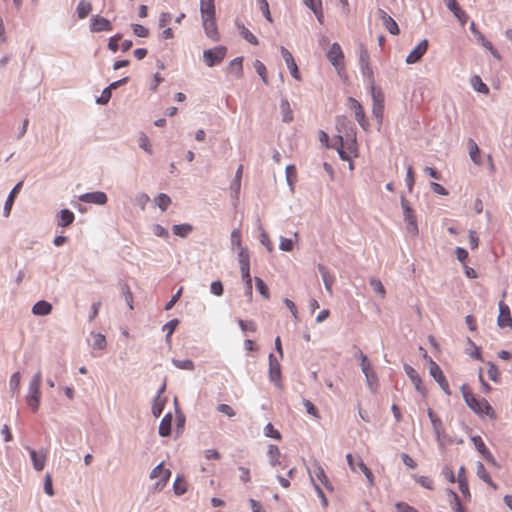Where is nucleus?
Returning <instances> with one entry per match:
<instances>
[{
  "mask_svg": "<svg viewBox=\"0 0 512 512\" xmlns=\"http://www.w3.org/2000/svg\"><path fill=\"white\" fill-rule=\"evenodd\" d=\"M173 364L179 369H184V370H193L194 369V363L190 359L173 360Z\"/></svg>",
  "mask_w": 512,
  "mask_h": 512,
  "instance_id": "obj_56",
  "label": "nucleus"
},
{
  "mask_svg": "<svg viewBox=\"0 0 512 512\" xmlns=\"http://www.w3.org/2000/svg\"><path fill=\"white\" fill-rule=\"evenodd\" d=\"M463 399L466 405L480 418H488L495 420L497 413L490 403L485 398L477 397L471 387L467 384H463L460 387Z\"/></svg>",
  "mask_w": 512,
  "mask_h": 512,
  "instance_id": "obj_1",
  "label": "nucleus"
},
{
  "mask_svg": "<svg viewBox=\"0 0 512 512\" xmlns=\"http://www.w3.org/2000/svg\"><path fill=\"white\" fill-rule=\"evenodd\" d=\"M89 27L90 31L94 33L111 31L113 29L111 22L99 15L92 16Z\"/></svg>",
  "mask_w": 512,
  "mask_h": 512,
  "instance_id": "obj_16",
  "label": "nucleus"
},
{
  "mask_svg": "<svg viewBox=\"0 0 512 512\" xmlns=\"http://www.w3.org/2000/svg\"><path fill=\"white\" fill-rule=\"evenodd\" d=\"M319 272L321 273L324 285L326 290L331 293L332 292V286L334 283V277L330 272L326 269L325 266L319 265L318 266Z\"/></svg>",
  "mask_w": 512,
  "mask_h": 512,
  "instance_id": "obj_33",
  "label": "nucleus"
},
{
  "mask_svg": "<svg viewBox=\"0 0 512 512\" xmlns=\"http://www.w3.org/2000/svg\"><path fill=\"white\" fill-rule=\"evenodd\" d=\"M164 390V387L160 390L159 395L154 399L153 405H152V413L155 417H159L163 411L164 405H165V399L161 397L160 393H162Z\"/></svg>",
  "mask_w": 512,
  "mask_h": 512,
  "instance_id": "obj_39",
  "label": "nucleus"
},
{
  "mask_svg": "<svg viewBox=\"0 0 512 512\" xmlns=\"http://www.w3.org/2000/svg\"><path fill=\"white\" fill-rule=\"evenodd\" d=\"M243 57H237L230 62L229 72L234 74L237 78L243 76Z\"/></svg>",
  "mask_w": 512,
  "mask_h": 512,
  "instance_id": "obj_35",
  "label": "nucleus"
},
{
  "mask_svg": "<svg viewBox=\"0 0 512 512\" xmlns=\"http://www.w3.org/2000/svg\"><path fill=\"white\" fill-rule=\"evenodd\" d=\"M201 18L215 16V1L214 0H200Z\"/></svg>",
  "mask_w": 512,
  "mask_h": 512,
  "instance_id": "obj_29",
  "label": "nucleus"
},
{
  "mask_svg": "<svg viewBox=\"0 0 512 512\" xmlns=\"http://www.w3.org/2000/svg\"><path fill=\"white\" fill-rule=\"evenodd\" d=\"M41 382H42V374L41 371H38L31 379L29 383L28 394L26 396V403L29 408L33 412H36L40 406V398H41Z\"/></svg>",
  "mask_w": 512,
  "mask_h": 512,
  "instance_id": "obj_2",
  "label": "nucleus"
},
{
  "mask_svg": "<svg viewBox=\"0 0 512 512\" xmlns=\"http://www.w3.org/2000/svg\"><path fill=\"white\" fill-rule=\"evenodd\" d=\"M264 435L269 438H273L276 440H281V434L280 432L274 428V426L271 423H268L264 427Z\"/></svg>",
  "mask_w": 512,
  "mask_h": 512,
  "instance_id": "obj_50",
  "label": "nucleus"
},
{
  "mask_svg": "<svg viewBox=\"0 0 512 512\" xmlns=\"http://www.w3.org/2000/svg\"><path fill=\"white\" fill-rule=\"evenodd\" d=\"M429 361H430V368H429L430 375L439 384V386L441 387V389L443 390V392L446 395H451L449 383H448L443 371L441 370L440 366L435 361H433L431 358Z\"/></svg>",
  "mask_w": 512,
  "mask_h": 512,
  "instance_id": "obj_7",
  "label": "nucleus"
},
{
  "mask_svg": "<svg viewBox=\"0 0 512 512\" xmlns=\"http://www.w3.org/2000/svg\"><path fill=\"white\" fill-rule=\"evenodd\" d=\"M79 200L85 203L104 205L106 204L108 198L104 192L96 191L80 195Z\"/></svg>",
  "mask_w": 512,
  "mask_h": 512,
  "instance_id": "obj_21",
  "label": "nucleus"
},
{
  "mask_svg": "<svg viewBox=\"0 0 512 512\" xmlns=\"http://www.w3.org/2000/svg\"><path fill=\"white\" fill-rule=\"evenodd\" d=\"M477 476L483 480L485 483H487L490 487H492L494 490H496L498 488L497 484L494 483V481L492 480L491 476L489 475L488 471L486 470L485 466L483 465V463L481 462H478L477 464Z\"/></svg>",
  "mask_w": 512,
  "mask_h": 512,
  "instance_id": "obj_31",
  "label": "nucleus"
},
{
  "mask_svg": "<svg viewBox=\"0 0 512 512\" xmlns=\"http://www.w3.org/2000/svg\"><path fill=\"white\" fill-rule=\"evenodd\" d=\"M217 410L220 413L228 416L229 418H232V417H234L236 415L235 410L230 405H228V404H219L217 406Z\"/></svg>",
  "mask_w": 512,
  "mask_h": 512,
  "instance_id": "obj_59",
  "label": "nucleus"
},
{
  "mask_svg": "<svg viewBox=\"0 0 512 512\" xmlns=\"http://www.w3.org/2000/svg\"><path fill=\"white\" fill-rule=\"evenodd\" d=\"M52 311V305L44 300L38 301L32 307V313L38 316H45L50 314Z\"/></svg>",
  "mask_w": 512,
  "mask_h": 512,
  "instance_id": "obj_30",
  "label": "nucleus"
},
{
  "mask_svg": "<svg viewBox=\"0 0 512 512\" xmlns=\"http://www.w3.org/2000/svg\"><path fill=\"white\" fill-rule=\"evenodd\" d=\"M202 25L207 37L213 41H218L220 39L215 16L202 18Z\"/></svg>",
  "mask_w": 512,
  "mask_h": 512,
  "instance_id": "obj_17",
  "label": "nucleus"
},
{
  "mask_svg": "<svg viewBox=\"0 0 512 512\" xmlns=\"http://www.w3.org/2000/svg\"><path fill=\"white\" fill-rule=\"evenodd\" d=\"M77 15L79 19L86 18L92 11V5L87 0H80L77 5Z\"/></svg>",
  "mask_w": 512,
  "mask_h": 512,
  "instance_id": "obj_37",
  "label": "nucleus"
},
{
  "mask_svg": "<svg viewBox=\"0 0 512 512\" xmlns=\"http://www.w3.org/2000/svg\"><path fill=\"white\" fill-rule=\"evenodd\" d=\"M133 32L138 37H148L149 36V30L145 26L141 24H133L132 25Z\"/></svg>",
  "mask_w": 512,
  "mask_h": 512,
  "instance_id": "obj_61",
  "label": "nucleus"
},
{
  "mask_svg": "<svg viewBox=\"0 0 512 512\" xmlns=\"http://www.w3.org/2000/svg\"><path fill=\"white\" fill-rule=\"evenodd\" d=\"M231 245L240 249L242 247V235L239 229H234L231 232Z\"/></svg>",
  "mask_w": 512,
  "mask_h": 512,
  "instance_id": "obj_54",
  "label": "nucleus"
},
{
  "mask_svg": "<svg viewBox=\"0 0 512 512\" xmlns=\"http://www.w3.org/2000/svg\"><path fill=\"white\" fill-rule=\"evenodd\" d=\"M187 489H188V484H187L186 480L182 476H177V478L175 479V481L173 483L174 493L176 495L180 496V495H183L184 493H186Z\"/></svg>",
  "mask_w": 512,
  "mask_h": 512,
  "instance_id": "obj_40",
  "label": "nucleus"
},
{
  "mask_svg": "<svg viewBox=\"0 0 512 512\" xmlns=\"http://www.w3.org/2000/svg\"><path fill=\"white\" fill-rule=\"evenodd\" d=\"M383 20L385 28L392 34V35H398L399 34V27L395 20L390 17L387 13L383 12Z\"/></svg>",
  "mask_w": 512,
  "mask_h": 512,
  "instance_id": "obj_41",
  "label": "nucleus"
},
{
  "mask_svg": "<svg viewBox=\"0 0 512 512\" xmlns=\"http://www.w3.org/2000/svg\"><path fill=\"white\" fill-rule=\"evenodd\" d=\"M499 306V315L497 318V324L500 328H511L512 329V316L510 313L509 306L501 300L498 304Z\"/></svg>",
  "mask_w": 512,
  "mask_h": 512,
  "instance_id": "obj_14",
  "label": "nucleus"
},
{
  "mask_svg": "<svg viewBox=\"0 0 512 512\" xmlns=\"http://www.w3.org/2000/svg\"><path fill=\"white\" fill-rule=\"evenodd\" d=\"M20 380H21V375L19 372H15L12 374L11 378H10V382H9V385H10V389L15 392V391H18L19 390V387H20Z\"/></svg>",
  "mask_w": 512,
  "mask_h": 512,
  "instance_id": "obj_58",
  "label": "nucleus"
},
{
  "mask_svg": "<svg viewBox=\"0 0 512 512\" xmlns=\"http://www.w3.org/2000/svg\"><path fill=\"white\" fill-rule=\"evenodd\" d=\"M348 107L351 111H353L355 119L357 120L359 125L366 130L369 124L368 121L366 120L365 112L360 102L350 97L348 99Z\"/></svg>",
  "mask_w": 512,
  "mask_h": 512,
  "instance_id": "obj_12",
  "label": "nucleus"
},
{
  "mask_svg": "<svg viewBox=\"0 0 512 512\" xmlns=\"http://www.w3.org/2000/svg\"><path fill=\"white\" fill-rule=\"evenodd\" d=\"M254 68L257 74L261 77L262 81L265 84H268V73L266 66L260 60H255Z\"/></svg>",
  "mask_w": 512,
  "mask_h": 512,
  "instance_id": "obj_44",
  "label": "nucleus"
},
{
  "mask_svg": "<svg viewBox=\"0 0 512 512\" xmlns=\"http://www.w3.org/2000/svg\"><path fill=\"white\" fill-rule=\"evenodd\" d=\"M226 48L223 46L208 49L203 52V58L207 66L212 67L223 61L226 55Z\"/></svg>",
  "mask_w": 512,
  "mask_h": 512,
  "instance_id": "obj_10",
  "label": "nucleus"
},
{
  "mask_svg": "<svg viewBox=\"0 0 512 512\" xmlns=\"http://www.w3.org/2000/svg\"><path fill=\"white\" fill-rule=\"evenodd\" d=\"M467 148H468L469 156H470L471 160L473 161V163L476 165H481L482 164L481 151H480L477 143L474 140L469 139V141L467 143Z\"/></svg>",
  "mask_w": 512,
  "mask_h": 512,
  "instance_id": "obj_28",
  "label": "nucleus"
},
{
  "mask_svg": "<svg viewBox=\"0 0 512 512\" xmlns=\"http://www.w3.org/2000/svg\"><path fill=\"white\" fill-rule=\"evenodd\" d=\"M371 95L373 100L372 113L381 124L384 113V94L381 90L371 87Z\"/></svg>",
  "mask_w": 512,
  "mask_h": 512,
  "instance_id": "obj_8",
  "label": "nucleus"
},
{
  "mask_svg": "<svg viewBox=\"0 0 512 512\" xmlns=\"http://www.w3.org/2000/svg\"><path fill=\"white\" fill-rule=\"evenodd\" d=\"M359 62L363 75L367 76L369 79H372L373 71L370 65V56L366 47L362 44L360 45Z\"/></svg>",
  "mask_w": 512,
  "mask_h": 512,
  "instance_id": "obj_19",
  "label": "nucleus"
},
{
  "mask_svg": "<svg viewBox=\"0 0 512 512\" xmlns=\"http://www.w3.org/2000/svg\"><path fill=\"white\" fill-rule=\"evenodd\" d=\"M293 247H294V243H293V241L291 239H288V238H285V237H281L280 238L279 248L282 251L290 252V251L293 250Z\"/></svg>",
  "mask_w": 512,
  "mask_h": 512,
  "instance_id": "obj_63",
  "label": "nucleus"
},
{
  "mask_svg": "<svg viewBox=\"0 0 512 512\" xmlns=\"http://www.w3.org/2000/svg\"><path fill=\"white\" fill-rule=\"evenodd\" d=\"M280 52H281V55L287 65V68L289 69L292 77L297 81H301L302 80L301 74L299 72L297 63H296L293 55L291 54V52L288 49H286L284 46L280 47Z\"/></svg>",
  "mask_w": 512,
  "mask_h": 512,
  "instance_id": "obj_13",
  "label": "nucleus"
},
{
  "mask_svg": "<svg viewBox=\"0 0 512 512\" xmlns=\"http://www.w3.org/2000/svg\"><path fill=\"white\" fill-rule=\"evenodd\" d=\"M44 491L45 493L48 495V496H54L55 492H54V489H53V484H52V476L50 473H47L45 475V479H44Z\"/></svg>",
  "mask_w": 512,
  "mask_h": 512,
  "instance_id": "obj_55",
  "label": "nucleus"
},
{
  "mask_svg": "<svg viewBox=\"0 0 512 512\" xmlns=\"http://www.w3.org/2000/svg\"><path fill=\"white\" fill-rule=\"evenodd\" d=\"M488 377L493 381V382H500V371L498 370V368L496 367V365L492 362H488Z\"/></svg>",
  "mask_w": 512,
  "mask_h": 512,
  "instance_id": "obj_49",
  "label": "nucleus"
},
{
  "mask_svg": "<svg viewBox=\"0 0 512 512\" xmlns=\"http://www.w3.org/2000/svg\"><path fill=\"white\" fill-rule=\"evenodd\" d=\"M280 450L276 445L270 444L267 449V457L272 466L280 464Z\"/></svg>",
  "mask_w": 512,
  "mask_h": 512,
  "instance_id": "obj_36",
  "label": "nucleus"
},
{
  "mask_svg": "<svg viewBox=\"0 0 512 512\" xmlns=\"http://www.w3.org/2000/svg\"><path fill=\"white\" fill-rule=\"evenodd\" d=\"M309 474H310L311 480L314 485L317 484L316 483V480H317L328 491H333L332 483L330 482L329 478L327 477L323 467L318 462H315L313 464V469H312V471H309Z\"/></svg>",
  "mask_w": 512,
  "mask_h": 512,
  "instance_id": "obj_9",
  "label": "nucleus"
},
{
  "mask_svg": "<svg viewBox=\"0 0 512 512\" xmlns=\"http://www.w3.org/2000/svg\"><path fill=\"white\" fill-rule=\"evenodd\" d=\"M255 282H256V289L258 290V292L265 299H269L270 298L269 288L265 284V282L261 278H259V277H255Z\"/></svg>",
  "mask_w": 512,
  "mask_h": 512,
  "instance_id": "obj_47",
  "label": "nucleus"
},
{
  "mask_svg": "<svg viewBox=\"0 0 512 512\" xmlns=\"http://www.w3.org/2000/svg\"><path fill=\"white\" fill-rule=\"evenodd\" d=\"M340 139V147L338 148L339 156L342 160L350 161L352 157L357 156V142L354 137L347 139L346 141L343 140L342 137H339Z\"/></svg>",
  "mask_w": 512,
  "mask_h": 512,
  "instance_id": "obj_6",
  "label": "nucleus"
},
{
  "mask_svg": "<svg viewBox=\"0 0 512 512\" xmlns=\"http://www.w3.org/2000/svg\"><path fill=\"white\" fill-rule=\"evenodd\" d=\"M370 285L376 293L380 294L382 297L385 296V288L380 280L372 279Z\"/></svg>",
  "mask_w": 512,
  "mask_h": 512,
  "instance_id": "obj_64",
  "label": "nucleus"
},
{
  "mask_svg": "<svg viewBox=\"0 0 512 512\" xmlns=\"http://www.w3.org/2000/svg\"><path fill=\"white\" fill-rule=\"evenodd\" d=\"M448 494L453 498V509L454 512H465L464 507L462 506L459 496L453 490L449 489Z\"/></svg>",
  "mask_w": 512,
  "mask_h": 512,
  "instance_id": "obj_53",
  "label": "nucleus"
},
{
  "mask_svg": "<svg viewBox=\"0 0 512 512\" xmlns=\"http://www.w3.org/2000/svg\"><path fill=\"white\" fill-rule=\"evenodd\" d=\"M22 186H23V181H20L14 186V188L10 192V194L5 202V205H4L5 216L10 215L14 200H15L16 196L18 195V193L20 192Z\"/></svg>",
  "mask_w": 512,
  "mask_h": 512,
  "instance_id": "obj_27",
  "label": "nucleus"
},
{
  "mask_svg": "<svg viewBox=\"0 0 512 512\" xmlns=\"http://www.w3.org/2000/svg\"><path fill=\"white\" fill-rule=\"evenodd\" d=\"M238 260L240 265V271L242 276H248L250 274V256L247 248L240 247L238 251Z\"/></svg>",
  "mask_w": 512,
  "mask_h": 512,
  "instance_id": "obj_23",
  "label": "nucleus"
},
{
  "mask_svg": "<svg viewBox=\"0 0 512 512\" xmlns=\"http://www.w3.org/2000/svg\"><path fill=\"white\" fill-rule=\"evenodd\" d=\"M404 370H405L406 374L408 375V377L410 378V380L412 381V383L414 384L415 389L420 393H424L422 379L419 376L418 372L413 367H411L409 365H406L404 367Z\"/></svg>",
  "mask_w": 512,
  "mask_h": 512,
  "instance_id": "obj_26",
  "label": "nucleus"
},
{
  "mask_svg": "<svg viewBox=\"0 0 512 512\" xmlns=\"http://www.w3.org/2000/svg\"><path fill=\"white\" fill-rule=\"evenodd\" d=\"M173 233L179 237H186L193 231V226L190 224H176L172 227Z\"/></svg>",
  "mask_w": 512,
  "mask_h": 512,
  "instance_id": "obj_38",
  "label": "nucleus"
},
{
  "mask_svg": "<svg viewBox=\"0 0 512 512\" xmlns=\"http://www.w3.org/2000/svg\"><path fill=\"white\" fill-rule=\"evenodd\" d=\"M171 476V471L169 469L164 468L163 463H160L150 472V479H159L155 485V491H161L169 481Z\"/></svg>",
  "mask_w": 512,
  "mask_h": 512,
  "instance_id": "obj_5",
  "label": "nucleus"
},
{
  "mask_svg": "<svg viewBox=\"0 0 512 512\" xmlns=\"http://www.w3.org/2000/svg\"><path fill=\"white\" fill-rule=\"evenodd\" d=\"M32 464L35 470L42 471L46 464L47 459V451H35L34 449L28 448Z\"/></svg>",
  "mask_w": 512,
  "mask_h": 512,
  "instance_id": "obj_22",
  "label": "nucleus"
},
{
  "mask_svg": "<svg viewBox=\"0 0 512 512\" xmlns=\"http://www.w3.org/2000/svg\"><path fill=\"white\" fill-rule=\"evenodd\" d=\"M359 359L361 361L360 366L365 374L368 387L371 391L376 392L378 388V378L375 371L373 370L367 356L362 351L359 352Z\"/></svg>",
  "mask_w": 512,
  "mask_h": 512,
  "instance_id": "obj_3",
  "label": "nucleus"
},
{
  "mask_svg": "<svg viewBox=\"0 0 512 512\" xmlns=\"http://www.w3.org/2000/svg\"><path fill=\"white\" fill-rule=\"evenodd\" d=\"M401 204L404 210V219L407 223V229L409 232L416 235L418 233L416 216L413 210L409 207L408 203L404 199H402Z\"/></svg>",
  "mask_w": 512,
  "mask_h": 512,
  "instance_id": "obj_18",
  "label": "nucleus"
},
{
  "mask_svg": "<svg viewBox=\"0 0 512 512\" xmlns=\"http://www.w3.org/2000/svg\"><path fill=\"white\" fill-rule=\"evenodd\" d=\"M178 324H179V320L173 319L163 326V331H165L167 333L166 338L168 341H169L171 335L174 333L175 329L177 328Z\"/></svg>",
  "mask_w": 512,
  "mask_h": 512,
  "instance_id": "obj_52",
  "label": "nucleus"
},
{
  "mask_svg": "<svg viewBox=\"0 0 512 512\" xmlns=\"http://www.w3.org/2000/svg\"><path fill=\"white\" fill-rule=\"evenodd\" d=\"M260 242L262 245H264L267 248V250L269 252H271L273 250L272 241H271L269 235L263 229H261V232H260Z\"/></svg>",
  "mask_w": 512,
  "mask_h": 512,
  "instance_id": "obj_60",
  "label": "nucleus"
},
{
  "mask_svg": "<svg viewBox=\"0 0 512 512\" xmlns=\"http://www.w3.org/2000/svg\"><path fill=\"white\" fill-rule=\"evenodd\" d=\"M428 417L431 421L437 441L440 444H443L446 438V432L441 418L436 413H434L432 409L428 410Z\"/></svg>",
  "mask_w": 512,
  "mask_h": 512,
  "instance_id": "obj_11",
  "label": "nucleus"
},
{
  "mask_svg": "<svg viewBox=\"0 0 512 512\" xmlns=\"http://www.w3.org/2000/svg\"><path fill=\"white\" fill-rule=\"evenodd\" d=\"M155 201H156V204L158 205V207L162 211H166L168 206L171 204V198L168 195L164 194V193L159 194L156 197Z\"/></svg>",
  "mask_w": 512,
  "mask_h": 512,
  "instance_id": "obj_48",
  "label": "nucleus"
},
{
  "mask_svg": "<svg viewBox=\"0 0 512 512\" xmlns=\"http://www.w3.org/2000/svg\"><path fill=\"white\" fill-rule=\"evenodd\" d=\"M138 144L141 149H143L145 152L152 154V145L150 143V140L148 136L144 133H141L138 138Z\"/></svg>",
  "mask_w": 512,
  "mask_h": 512,
  "instance_id": "obj_46",
  "label": "nucleus"
},
{
  "mask_svg": "<svg viewBox=\"0 0 512 512\" xmlns=\"http://www.w3.org/2000/svg\"><path fill=\"white\" fill-rule=\"evenodd\" d=\"M472 442L475 445V448L478 450V452L487 460L490 462L495 463L494 457L490 450L485 445L484 441L480 436H474L472 437Z\"/></svg>",
  "mask_w": 512,
  "mask_h": 512,
  "instance_id": "obj_25",
  "label": "nucleus"
},
{
  "mask_svg": "<svg viewBox=\"0 0 512 512\" xmlns=\"http://www.w3.org/2000/svg\"><path fill=\"white\" fill-rule=\"evenodd\" d=\"M286 179L291 190H294V184L297 181V171L294 165H288L286 167Z\"/></svg>",
  "mask_w": 512,
  "mask_h": 512,
  "instance_id": "obj_43",
  "label": "nucleus"
},
{
  "mask_svg": "<svg viewBox=\"0 0 512 512\" xmlns=\"http://www.w3.org/2000/svg\"><path fill=\"white\" fill-rule=\"evenodd\" d=\"M471 83L476 91L483 93V94L489 93L488 86L482 82V80L479 76H474L471 80Z\"/></svg>",
  "mask_w": 512,
  "mask_h": 512,
  "instance_id": "obj_45",
  "label": "nucleus"
},
{
  "mask_svg": "<svg viewBox=\"0 0 512 512\" xmlns=\"http://www.w3.org/2000/svg\"><path fill=\"white\" fill-rule=\"evenodd\" d=\"M238 28H239V31H240V35L247 41L249 42L250 44L252 45H258V39L257 37L251 32L249 31V29H247L244 25H238Z\"/></svg>",
  "mask_w": 512,
  "mask_h": 512,
  "instance_id": "obj_42",
  "label": "nucleus"
},
{
  "mask_svg": "<svg viewBox=\"0 0 512 512\" xmlns=\"http://www.w3.org/2000/svg\"><path fill=\"white\" fill-rule=\"evenodd\" d=\"M172 415L171 413L166 414L159 425V435L162 437L169 436L171 433Z\"/></svg>",
  "mask_w": 512,
  "mask_h": 512,
  "instance_id": "obj_32",
  "label": "nucleus"
},
{
  "mask_svg": "<svg viewBox=\"0 0 512 512\" xmlns=\"http://www.w3.org/2000/svg\"><path fill=\"white\" fill-rule=\"evenodd\" d=\"M93 348L102 350L106 347V339L105 336L97 333L93 335Z\"/></svg>",
  "mask_w": 512,
  "mask_h": 512,
  "instance_id": "obj_51",
  "label": "nucleus"
},
{
  "mask_svg": "<svg viewBox=\"0 0 512 512\" xmlns=\"http://www.w3.org/2000/svg\"><path fill=\"white\" fill-rule=\"evenodd\" d=\"M428 40H422L407 56L406 63L414 64L420 61L423 55L427 52Z\"/></svg>",
  "mask_w": 512,
  "mask_h": 512,
  "instance_id": "obj_20",
  "label": "nucleus"
},
{
  "mask_svg": "<svg viewBox=\"0 0 512 512\" xmlns=\"http://www.w3.org/2000/svg\"><path fill=\"white\" fill-rule=\"evenodd\" d=\"M269 377L279 388H282L281 366L273 354L269 355Z\"/></svg>",
  "mask_w": 512,
  "mask_h": 512,
  "instance_id": "obj_15",
  "label": "nucleus"
},
{
  "mask_svg": "<svg viewBox=\"0 0 512 512\" xmlns=\"http://www.w3.org/2000/svg\"><path fill=\"white\" fill-rule=\"evenodd\" d=\"M75 219V215L72 211L68 209H63L59 213L58 225L61 227H66L73 223Z\"/></svg>",
  "mask_w": 512,
  "mask_h": 512,
  "instance_id": "obj_34",
  "label": "nucleus"
},
{
  "mask_svg": "<svg viewBox=\"0 0 512 512\" xmlns=\"http://www.w3.org/2000/svg\"><path fill=\"white\" fill-rule=\"evenodd\" d=\"M327 59L335 67L338 74H341V72L344 71V53L337 42L333 43L327 51Z\"/></svg>",
  "mask_w": 512,
  "mask_h": 512,
  "instance_id": "obj_4",
  "label": "nucleus"
},
{
  "mask_svg": "<svg viewBox=\"0 0 512 512\" xmlns=\"http://www.w3.org/2000/svg\"><path fill=\"white\" fill-rule=\"evenodd\" d=\"M415 480L424 488L429 490L434 489L433 480L427 476H415Z\"/></svg>",
  "mask_w": 512,
  "mask_h": 512,
  "instance_id": "obj_57",
  "label": "nucleus"
},
{
  "mask_svg": "<svg viewBox=\"0 0 512 512\" xmlns=\"http://www.w3.org/2000/svg\"><path fill=\"white\" fill-rule=\"evenodd\" d=\"M447 8L454 14L459 22L464 25L468 20V15L461 9L456 0H444Z\"/></svg>",
  "mask_w": 512,
  "mask_h": 512,
  "instance_id": "obj_24",
  "label": "nucleus"
},
{
  "mask_svg": "<svg viewBox=\"0 0 512 512\" xmlns=\"http://www.w3.org/2000/svg\"><path fill=\"white\" fill-rule=\"evenodd\" d=\"M259 8L262 11L264 17L269 21L272 22V17L269 10V4L266 0H258Z\"/></svg>",
  "mask_w": 512,
  "mask_h": 512,
  "instance_id": "obj_62",
  "label": "nucleus"
}]
</instances>
